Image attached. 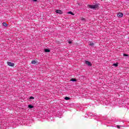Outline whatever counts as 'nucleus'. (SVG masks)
Returning <instances> with one entry per match:
<instances>
[{
    "label": "nucleus",
    "mask_w": 129,
    "mask_h": 129,
    "mask_svg": "<svg viewBox=\"0 0 129 129\" xmlns=\"http://www.w3.org/2000/svg\"><path fill=\"white\" fill-rule=\"evenodd\" d=\"M99 6H100V4L99 3H94L92 5H87V8L92 10H96V9H98L99 8Z\"/></svg>",
    "instance_id": "nucleus-1"
},
{
    "label": "nucleus",
    "mask_w": 129,
    "mask_h": 129,
    "mask_svg": "<svg viewBox=\"0 0 129 129\" xmlns=\"http://www.w3.org/2000/svg\"><path fill=\"white\" fill-rule=\"evenodd\" d=\"M7 64L8 66H11V67H14L15 66V63L14 62H12L11 61H8Z\"/></svg>",
    "instance_id": "nucleus-2"
},
{
    "label": "nucleus",
    "mask_w": 129,
    "mask_h": 129,
    "mask_svg": "<svg viewBox=\"0 0 129 129\" xmlns=\"http://www.w3.org/2000/svg\"><path fill=\"white\" fill-rule=\"evenodd\" d=\"M85 63V64L88 65V66H92V63L88 60H86Z\"/></svg>",
    "instance_id": "nucleus-3"
},
{
    "label": "nucleus",
    "mask_w": 129,
    "mask_h": 129,
    "mask_svg": "<svg viewBox=\"0 0 129 129\" xmlns=\"http://www.w3.org/2000/svg\"><path fill=\"white\" fill-rule=\"evenodd\" d=\"M117 16L118 18H122V17H123V14H122V13L119 12L117 14Z\"/></svg>",
    "instance_id": "nucleus-4"
},
{
    "label": "nucleus",
    "mask_w": 129,
    "mask_h": 129,
    "mask_svg": "<svg viewBox=\"0 0 129 129\" xmlns=\"http://www.w3.org/2000/svg\"><path fill=\"white\" fill-rule=\"evenodd\" d=\"M55 13H56V14H60V15H62V14H63V11H62V10H57L55 11Z\"/></svg>",
    "instance_id": "nucleus-5"
},
{
    "label": "nucleus",
    "mask_w": 129,
    "mask_h": 129,
    "mask_svg": "<svg viewBox=\"0 0 129 129\" xmlns=\"http://www.w3.org/2000/svg\"><path fill=\"white\" fill-rule=\"evenodd\" d=\"M44 52L45 53H49V52H51V50L49 49H44Z\"/></svg>",
    "instance_id": "nucleus-6"
},
{
    "label": "nucleus",
    "mask_w": 129,
    "mask_h": 129,
    "mask_svg": "<svg viewBox=\"0 0 129 129\" xmlns=\"http://www.w3.org/2000/svg\"><path fill=\"white\" fill-rule=\"evenodd\" d=\"M3 26H4V27H8V23H7L6 22H3Z\"/></svg>",
    "instance_id": "nucleus-7"
},
{
    "label": "nucleus",
    "mask_w": 129,
    "mask_h": 129,
    "mask_svg": "<svg viewBox=\"0 0 129 129\" xmlns=\"http://www.w3.org/2000/svg\"><path fill=\"white\" fill-rule=\"evenodd\" d=\"M89 45L92 47V46H94V43L92 42H89Z\"/></svg>",
    "instance_id": "nucleus-8"
},
{
    "label": "nucleus",
    "mask_w": 129,
    "mask_h": 129,
    "mask_svg": "<svg viewBox=\"0 0 129 129\" xmlns=\"http://www.w3.org/2000/svg\"><path fill=\"white\" fill-rule=\"evenodd\" d=\"M71 81H72L73 82H76V81H77V80H76V79H74V78H72L71 80Z\"/></svg>",
    "instance_id": "nucleus-9"
},
{
    "label": "nucleus",
    "mask_w": 129,
    "mask_h": 129,
    "mask_svg": "<svg viewBox=\"0 0 129 129\" xmlns=\"http://www.w3.org/2000/svg\"><path fill=\"white\" fill-rule=\"evenodd\" d=\"M28 108H30V109L34 108V106H33L32 105H29Z\"/></svg>",
    "instance_id": "nucleus-10"
},
{
    "label": "nucleus",
    "mask_w": 129,
    "mask_h": 129,
    "mask_svg": "<svg viewBox=\"0 0 129 129\" xmlns=\"http://www.w3.org/2000/svg\"><path fill=\"white\" fill-rule=\"evenodd\" d=\"M113 66H114L115 67H117V66H118V63H113Z\"/></svg>",
    "instance_id": "nucleus-11"
},
{
    "label": "nucleus",
    "mask_w": 129,
    "mask_h": 129,
    "mask_svg": "<svg viewBox=\"0 0 129 129\" xmlns=\"http://www.w3.org/2000/svg\"><path fill=\"white\" fill-rule=\"evenodd\" d=\"M68 14H70V15H72V16H74V13H73L72 12L70 11L68 13Z\"/></svg>",
    "instance_id": "nucleus-12"
},
{
    "label": "nucleus",
    "mask_w": 129,
    "mask_h": 129,
    "mask_svg": "<svg viewBox=\"0 0 129 129\" xmlns=\"http://www.w3.org/2000/svg\"><path fill=\"white\" fill-rule=\"evenodd\" d=\"M32 64H36L37 63V61L36 60H32L31 61Z\"/></svg>",
    "instance_id": "nucleus-13"
},
{
    "label": "nucleus",
    "mask_w": 129,
    "mask_h": 129,
    "mask_svg": "<svg viewBox=\"0 0 129 129\" xmlns=\"http://www.w3.org/2000/svg\"><path fill=\"white\" fill-rule=\"evenodd\" d=\"M64 99H65L66 100H69V99H70V98H69V97H66L64 98Z\"/></svg>",
    "instance_id": "nucleus-14"
},
{
    "label": "nucleus",
    "mask_w": 129,
    "mask_h": 129,
    "mask_svg": "<svg viewBox=\"0 0 129 129\" xmlns=\"http://www.w3.org/2000/svg\"><path fill=\"white\" fill-rule=\"evenodd\" d=\"M123 56H125L126 57H128V54H125V53H123Z\"/></svg>",
    "instance_id": "nucleus-15"
},
{
    "label": "nucleus",
    "mask_w": 129,
    "mask_h": 129,
    "mask_svg": "<svg viewBox=\"0 0 129 129\" xmlns=\"http://www.w3.org/2000/svg\"><path fill=\"white\" fill-rule=\"evenodd\" d=\"M29 99H35V98L33 96H31L29 98Z\"/></svg>",
    "instance_id": "nucleus-16"
},
{
    "label": "nucleus",
    "mask_w": 129,
    "mask_h": 129,
    "mask_svg": "<svg viewBox=\"0 0 129 129\" xmlns=\"http://www.w3.org/2000/svg\"><path fill=\"white\" fill-rule=\"evenodd\" d=\"M116 126H117V128H120V127L121 126L117 125Z\"/></svg>",
    "instance_id": "nucleus-17"
},
{
    "label": "nucleus",
    "mask_w": 129,
    "mask_h": 129,
    "mask_svg": "<svg viewBox=\"0 0 129 129\" xmlns=\"http://www.w3.org/2000/svg\"><path fill=\"white\" fill-rule=\"evenodd\" d=\"M82 21H85V18H82Z\"/></svg>",
    "instance_id": "nucleus-18"
},
{
    "label": "nucleus",
    "mask_w": 129,
    "mask_h": 129,
    "mask_svg": "<svg viewBox=\"0 0 129 129\" xmlns=\"http://www.w3.org/2000/svg\"><path fill=\"white\" fill-rule=\"evenodd\" d=\"M68 43H69V44H72V41H70L68 42Z\"/></svg>",
    "instance_id": "nucleus-19"
},
{
    "label": "nucleus",
    "mask_w": 129,
    "mask_h": 129,
    "mask_svg": "<svg viewBox=\"0 0 129 129\" xmlns=\"http://www.w3.org/2000/svg\"><path fill=\"white\" fill-rule=\"evenodd\" d=\"M33 2H38V0H33Z\"/></svg>",
    "instance_id": "nucleus-20"
}]
</instances>
